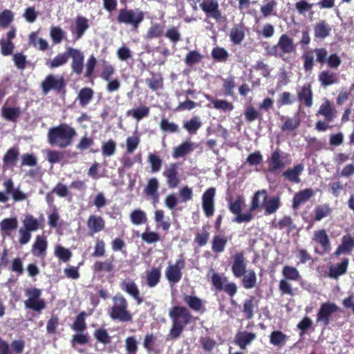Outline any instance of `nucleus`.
<instances>
[{"label":"nucleus","instance_id":"412c9836","mask_svg":"<svg viewBox=\"0 0 354 354\" xmlns=\"http://www.w3.org/2000/svg\"><path fill=\"white\" fill-rule=\"evenodd\" d=\"M232 272L236 278L243 277L247 272L245 258L243 252H238L234 254Z\"/></svg>","mask_w":354,"mask_h":354},{"label":"nucleus","instance_id":"c9c22d12","mask_svg":"<svg viewBox=\"0 0 354 354\" xmlns=\"http://www.w3.org/2000/svg\"><path fill=\"white\" fill-rule=\"evenodd\" d=\"M86 225L93 233H97L104 229L105 221L100 216L91 215L87 220Z\"/></svg>","mask_w":354,"mask_h":354},{"label":"nucleus","instance_id":"680f3d73","mask_svg":"<svg viewBox=\"0 0 354 354\" xmlns=\"http://www.w3.org/2000/svg\"><path fill=\"white\" fill-rule=\"evenodd\" d=\"M164 35L174 45L182 39L178 28L174 26L167 28Z\"/></svg>","mask_w":354,"mask_h":354},{"label":"nucleus","instance_id":"ea45409f","mask_svg":"<svg viewBox=\"0 0 354 354\" xmlns=\"http://www.w3.org/2000/svg\"><path fill=\"white\" fill-rule=\"evenodd\" d=\"M333 209L328 203L317 205L314 209V220L315 221H320L324 218L331 215Z\"/></svg>","mask_w":354,"mask_h":354},{"label":"nucleus","instance_id":"473e14b6","mask_svg":"<svg viewBox=\"0 0 354 354\" xmlns=\"http://www.w3.org/2000/svg\"><path fill=\"white\" fill-rule=\"evenodd\" d=\"M304 169V166L303 164H297L292 168H288L284 171L282 176L290 182L299 183L301 181L299 176L301 174Z\"/></svg>","mask_w":354,"mask_h":354},{"label":"nucleus","instance_id":"09e8293b","mask_svg":"<svg viewBox=\"0 0 354 354\" xmlns=\"http://www.w3.org/2000/svg\"><path fill=\"white\" fill-rule=\"evenodd\" d=\"M194 150V144L191 142H183L173 152V157L175 158L184 157Z\"/></svg>","mask_w":354,"mask_h":354},{"label":"nucleus","instance_id":"7ed1b4c3","mask_svg":"<svg viewBox=\"0 0 354 354\" xmlns=\"http://www.w3.org/2000/svg\"><path fill=\"white\" fill-rule=\"evenodd\" d=\"M76 136L77 132L73 127L66 123H62L48 130V141L51 145L64 149L72 145Z\"/></svg>","mask_w":354,"mask_h":354},{"label":"nucleus","instance_id":"393cba45","mask_svg":"<svg viewBox=\"0 0 354 354\" xmlns=\"http://www.w3.org/2000/svg\"><path fill=\"white\" fill-rule=\"evenodd\" d=\"M354 249V238L349 234L344 235L342 238L341 244L333 253L335 257H339L343 254H350Z\"/></svg>","mask_w":354,"mask_h":354},{"label":"nucleus","instance_id":"bf43d9fd","mask_svg":"<svg viewBox=\"0 0 354 354\" xmlns=\"http://www.w3.org/2000/svg\"><path fill=\"white\" fill-rule=\"evenodd\" d=\"M86 312L80 313L72 325V328L77 333H83L86 329Z\"/></svg>","mask_w":354,"mask_h":354},{"label":"nucleus","instance_id":"864d4df0","mask_svg":"<svg viewBox=\"0 0 354 354\" xmlns=\"http://www.w3.org/2000/svg\"><path fill=\"white\" fill-rule=\"evenodd\" d=\"M113 261L110 259L103 261H97L93 265V270L98 272H111L113 270Z\"/></svg>","mask_w":354,"mask_h":354},{"label":"nucleus","instance_id":"7c9ffc66","mask_svg":"<svg viewBox=\"0 0 354 354\" xmlns=\"http://www.w3.org/2000/svg\"><path fill=\"white\" fill-rule=\"evenodd\" d=\"M230 39L234 45H240L245 37V28L240 24H235L230 32Z\"/></svg>","mask_w":354,"mask_h":354},{"label":"nucleus","instance_id":"39448f33","mask_svg":"<svg viewBox=\"0 0 354 354\" xmlns=\"http://www.w3.org/2000/svg\"><path fill=\"white\" fill-rule=\"evenodd\" d=\"M337 111L333 104L328 99L325 98L321 104L316 115H322L324 118V120H319L315 123V129L317 131H326L331 129L333 127L330 125L337 117Z\"/></svg>","mask_w":354,"mask_h":354},{"label":"nucleus","instance_id":"f704fd0d","mask_svg":"<svg viewBox=\"0 0 354 354\" xmlns=\"http://www.w3.org/2000/svg\"><path fill=\"white\" fill-rule=\"evenodd\" d=\"M183 299L191 310L195 312H203L205 310L203 301L199 297L194 295H184Z\"/></svg>","mask_w":354,"mask_h":354},{"label":"nucleus","instance_id":"8fccbe9b","mask_svg":"<svg viewBox=\"0 0 354 354\" xmlns=\"http://www.w3.org/2000/svg\"><path fill=\"white\" fill-rule=\"evenodd\" d=\"M68 61V52L57 54L53 59H50L46 62V65L50 68H55L66 64Z\"/></svg>","mask_w":354,"mask_h":354},{"label":"nucleus","instance_id":"4c0bfd02","mask_svg":"<svg viewBox=\"0 0 354 354\" xmlns=\"http://www.w3.org/2000/svg\"><path fill=\"white\" fill-rule=\"evenodd\" d=\"M151 77L145 80L148 87L153 91L162 90L164 88V79L160 73H150Z\"/></svg>","mask_w":354,"mask_h":354},{"label":"nucleus","instance_id":"2f4dec72","mask_svg":"<svg viewBox=\"0 0 354 354\" xmlns=\"http://www.w3.org/2000/svg\"><path fill=\"white\" fill-rule=\"evenodd\" d=\"M19 156V149L17 147L10 148L3 157V169L4 170L10 169L16 165Z\"/></svg>","mask_w":354,"mask_h":354},{"label":"nucleus","instance_id":"f3484780","mask_svg":"<svg viewBox=\"0 0 354 354\" xmlns=\"http://www.w3.org/2000/svg\"><path fill=\"white\" fill-rule=\"evenodd\" d=\"M68 58L71 57V68L73 73L77 75H80L84 68V53L77 48L68 47Z\"/></svg>","mask_w":354,"mask_h":354},{"label":"nucleus","instance_id":"20e7f679","mask_svg":"<svg viewBox=\"0 0 354 354\" xmlns=\"http://www.w3.org/2000/svg\"><path fill=\"white\" fill-rule=\"evenodd\" d=\"M113 305L110 308L109 315L113 320L121 322H130L133 317L128 310L129 304L127 299L120 293L113 296Z\"/></svg>","mask_w":354,"mask_h":354},{"label":"nucleus","instance_id":"c03bdc74","mask_svg":"<svg viewBox=\"0 0 354 354\" xmlns=\"http://www.w3.org/2000/svg\"><path fill=\"white\" fill-rule=\"evenodd\" d=\"M228 239L226 236L222 235L214 236L212 241V250L216 254L224 252Z\"/></svg>","mask_w":354,"mask_h":354},{"label":"nucleus","instance_id":"0e129e2a","mask_svg":"<svg viewBox=\"0 0 354 354\" xmlns=\"http://www.w3.org/2000/svg\"><path fill=\"white\" fill-rule=\"evenodd\" d=\"M203 59V55L197 50H191L186 54L185 63L188 66H192L199 63Z\"/></svg>","mask_w":354,"mask_h":354},{"label":"nucleus","instance_id":"aec40b11","mask_svg":"<svg viewBox=\"0 0 354 354\" xmlns=\"http://www.w3.org/2000/svg\"><path fill=\"white\" fill-rule=\"evenodd\" d=\"M178 169V167L176 163H171L162 172V175L167 179L166 183L169 189H174L180 184V180Z\"/></svg>","mask_w":354,"mask_h":354},{"label":"nucleus","instance_id":"774afa93","mask_svg":"<svg viewBox=\"0 0 354 354\" xmlns=\"http://www.w3.org/2000/svg\"><path fill=\"white\" fill-rule=\"evenodd\" d=\"M55 255L63 262H68L72 257L71 252L62 245H57L55 248Z\"/></svg>","mask_w":354,"mask_h":354},{"label":"nucleus","instance_id":"72a5a7b5","mask_svg":"<svg viewBox=\"0 0 354 354\" xmlns=\"http://www.w3.org/2000/svg\"><path fill=\"white\" fill-rule=\"evenodd\" d=\"M1 114L6 120L16 122L21 115V110L19 106L10 107L3 106L1 108Z\"/></svg>","mask_w":354,"mask_h":354},{"label":"nucleus","instance_id":"6e6552de","mask_svg":"<svg viewBox=\"0 0 354 354\" xmlns=\"http://www.w3.org/2000/svg\"><path fill=\"white\" fill-rule=\"evenodd\" d=\"M26 295L28 297L24 301L26 308L31 309L36 312H40L46 308V301L40 299L41 290L37 288H30L26 290Z\"/></svg>","mask_w":354,"mask_h":354},{"label":"nucleus","instance_id":"3c124183","mask_svg":"<svg viewBox=\"0 0 354 354\" xmlns=\"http://www.w3.org/2000/svg\"><path fill=\"white\" fill-rule=\"evenodd\" d=\"M281 120L284 121L281 127V129L283 131H295L300 125V119L298 115H296L294 118L281 116Z\"/></svg>","mask_w":354,"mask_h":354},{"label":"nucleus","instance_id":"f257e3e1","mask_svg":"<svg viewBox=\"0 0 354 354\" xmlns=\"http://www.w3.org/2000/svg\"><path fill=\"white\" fill-rule=\"evenodd\" d=\"M315 54V61L323 66L326 64L329 68L337 69L342 64V59L337 53L328 54V50L325 47L315 48V49H308L301 55L303 60V68L306 72H310L315 66L314 55Z\"/></svg>","mask_w":354,"mask_h":354},{"label":"nucleus","instance_id":"dca6fc26","mask_svg":"<svg viewBox=\"0 0 354 354\" xmlns=\"http://www.w3.org/2000/svg\"><path fill=\"white\" fill-rule=\"evenodd\" d=\"M216 189L209 187L207 189L202 195V207L206 217H212L215 211L214 198Z\"/></svg>","mask_w":354,"mask_h":354},{"label":"nucleus","instance_id":"5701e85b","mask_svg":"<svg viewBox=\"0 0 354 354\" xmlns=\"http://www.w3.org/2000/svg\"><path fill=\"white\" fill-rule=\"evenodd\" d=\"M267 162L268 164V171L271 173H274L286 166L282 153L279 149L272 152Z\"/></svg>","mask_w":354,"mask_h":354},{"label":"nucleus","instance_id":"5fc2aeb1","mask_svg":"<svg viewBox=\"0 0 354 354\" xmlns=\"http://www.w3.org/2000/svg\"><path fill=\"white\" fill-rule=\"evenodd\" d=\"M254 297L251 296L243 302L242 312L246 319H251L254 317Z\"/></svg>","mask_w":354,"mask_h":354},{"label":"nucleus","instance_id":"4be33fe9","mask_svg":"<svg viewBox=\"0 0 354 354\" xmlns=\"http://www.w3.org/2000/svg\"><path fill=\"white\" fill-rule=\"evenodd\" d=\"M298 101L305 106L310 108L313 104V91L310 83H305L297 90Z\"/></svg>","mask_w":354,"mask_h":354},{"label":"nucleus","instance_id":"69168bd1","mask_svg":"<svg viewBox=\"0 0 354 354\" xmlns=\"http://www.w3.org/2000/svg\"><path fill=\"white\" fill-rule=\"evenodd\" d=\"M287 341V336L280 330H274L270 336V342L274 346H281Z\"/></svg>","mask_w":354,"mask_h":354},{"label":"nucleus","instance_id":"e433bc0d","mask_svg":"<svg viewBox=\"0 0 354 354\" xmlns=\"http://www.w3.org/2000/svg\"><path fill=\"white\" fill-rule=\"evenodd\" d=\"M349 259L344 258L342 261L337 263L335 266L330 267L328 275L331 278L336 279L338 277L344 274L347 272L348 267Z\"/></svg>","mask_w":354,"mask_h":354},{"label":"nucleus","instance_id":"de8ad7c7","mask_svg":"<svg viewBox=\"0 0 354 354\" xmlns=\"http://www.w3.org/2000/svg\"><path fill=\"white\" fill-rule=\"evenodd\" d=\"M149 107L142 105L136 109L128 110L126 113L127 116H131L137 121H140L149 115Z\"/></svg>","mask_w":354,"mask_h":354},{"label":"nucleus","instance_id":"bb28decb","mask_svg":"<svg viewBox=\"0 0 354 354\" xmlns=\"http://www.w3.org/2000/svg\"><path fill=\"white\" fill-rule=\"evenodd\" d=\"M257 337L254 333L248 331H239L234 337V342L241 349H245L246 346L250 345Z\"/></svg>","mask_w":354,"mask_h":354},{"label":"nucleus","instance_id":"79ce46f5","mask_svg":"<svg viewBox=\"0 0 354 354\" xmlns=\"http://www.w3.org/2000/svg\"><path fill=\"white\" fill-rule=\"evenodd\" d=\"M161 278V271L159 268H153L146 272V283L149 288L157 286Z\"/></svg>","mask_w":354,"mask_h":354},{"label":"nucleus","instance_id":"9b49d317","mask_svg":"<svg viewBox=\"0 0 354 354\" xmlns=\"http://www.w3.org/2000/svg\"><path fill=\"white\" fill-rule=\"evenodd\" d=\"M312 240L320 246V249L315 247L314 252L319 255L328 254L331 250V243L330 238L324 229H321L314 232Z\"/></svg>","mask_w":354,"mask_h":354},{"label":"nucleus","instance_id":"0eeeda50","mask_svg":"<svg viewBox=\"0 0 354 354\" xmlns=\"http://www.w3.org/2000/svg\"><path fill=\"white\" fill-rule=\"evenodd\" d=\"M281 273L284 279L279 281V290L282 295L293 296L294 292L288 281H298L301 277L299 272L293 266H285L282 269Z\"/></svg>","mask_w":354,"mask_h":354},{"label":"nucleus","instance_id":"338daca9","mask_svg":"<svg viewBox=\"0 0 354 354\" xmlns=\"http://www.w3.org/2000/svg\"><path fill=\"white\" fill-rule=\"evenodd\" d=\"M160 129L166 133H174L179 131L178 126L172 122H169L167 118H162L160 122Z\"/></svg>","mask_w":354,"mask_h":354},{"label":"nucleus","instance_id":"f03ea898","mask_svg":"<svg viewBox=\"0 0 354 354\" xmlns=\"http://www.w3.org/2000/svg\"><path fill=\"white\" fill-rule=\"evenodd\" d=\"M171 326L169 333L170 339H176L182 335L186 326L195 319L191 312L183 306H174L169 310Z\"/></svg>","mask_w":354,"mask_h":354},{"label":"nucleus","instance_id":"4d7b16f0","mask_svg":"<svg viewBox=\"0 0 354 354\" xmlns=\"http://www.w3.org/2000/svg\"><path fill=\"white\" fill-rule=\"evenodd\" d=\"M129 216L131 223L136 225L145 223L147 221L146 213L140 209H136L132 211Z\"/></svg>","mask_w":354,"mask_h":354},{"label":"nucleus","instance_id":"49530a36","mask_svg":"<svg viewBox=\"0 0 354 354\" xmlns=\"http://www.w3.org/2000/svg\"><path fill=\"white\" fill-rule=\"evenodd\" d=\"M24 228L30 232L37 231L39 229H43L44 226L31 214H27L25 216L23 220Z\"/></svg>","mask_w":354,"mask_h":354},{"label":"nucleus","instance_id":"58836bf2","mask_svg":"<svg viewBox=\"0 0 354 354\" xmlns=\"http://www.w3.org/2000/svg\"><path fill=\"white\" fill-rule=\"evenodd\" d=\"M94 91L90 87H84L80 90L77 100L81 107L86 106L93 100Z\"/></svg>","mask_w":354,"mask_h":354},{"label":"nucleus","instance_id":"1a4fd4ad","mask_svg":"<svg viewBox=\"0 0 354 354\" xmlns=\"http://www.w3.org/2000/svg\"><path fill=\"white\" fill-rule=\"evenodd\" d=\"M339 310H340V308L335 303L326 301L321 304L317 313V323L324 327L328 326L330 324L333 315Z\"/></svg>","mask_w":354,"mask_h":354},{"label":"nucleus","instance_id":"c85d7f7f","mask_svg":"<svg viewBox=\"0 0 354 354\" xmlns=\"http://www.w3.org/2000/svg\"><path fill=\"white\" fill-rule=\"evenodd\" d=\"M318 80L322 87L326 88L333 84H337L339 82V77L336 73L326 69L319 73Z\"/></svg>","mask_w":354,"mask_h":354},{"label":"nucleus","instance_id":"b1692460","mask_svg":"<svg viewBox=\"0 0 354 354\" xmlns=\"http://www.w3.org/2000/svg\"><path fill=\"white\" fill-rule=\"evenodd\" d=\"M315 194V191L311 188H306L297 192L292 198V208L298 209L301 205L306 203L313 197Z\"/></svg>","mask_w":354,"mask_h":354},{"label":"nucleus","instance_id":"c756f323","mask_svg":"<svg viewBox=\"0 0 354 354\" xmlns=\"http://www.w3.org/2000/svg\"><path fill=\"white\" fill-rule=\"evenodd\" d=\"M331 30V26L326 20H320L314 26V37L316 39H324L330 36Z\"/></svg>","mask_w":354,"mask_h":354},{"label":"nucleus","instance_id":"cd10ccee","mask_svg":"<svg viewBox=\"0 0 354 354\" xmlns=\"http://www.w3.org/2000/svg\"><path fill=\"white\" fill-rule=\"evenodd\" d=\"M120 287L122 290L131 295L138 305L143 302V299L140 295L138 286L133 281L124 280L121 283Z\"/></svg>","mask_w":354,"mask_h":354},{"label":"nucleus","instance_id":"a19ab883","mask_svg":"<svg viewBox=\"0 0 354 354\" xmlns=\"http://www.w3.org/2000/svg\"><path fill=\"white\" fill-rule=\"evenodd\" d=\"M47 249V241L45 236L37 235L32 245V252L36 257L45 254Z\"/></svg>","mask_w":354,"mask_h":354},{"label":"nucleus","instance_id":"13d9d810","mask_svg":"<svg viewBox=\"0 0 354 354\" xmlns=\"http://www.w3.org/2000/svg\"><path fill=\"white\" fill-rule=\"evenodd\" d=\"M263 197V201H266L267 199V192L266 190H258L253 196L251 204L249 208V212L252 213L254 210L260 207V197Z\"/></svg>","mask_w":354,"mask_h":354},{"label":"nucleus","instance_id":"e2e57ef3","mask_svg":"<svg viewBox=\"0 0 354 354\" xmlns=\"http://www.w3.org/2000/svg\"><path fill=\"white\" fill-rule=\"evenodd\" d=\"M18 227V221L16 218H6L0 222V230L2 232L15 230Z\"/></svg>","mask_w":354,"mask_h":354},{"label":"nucleus","instance_id":"603ef678","mask_svg":"<svg viewBox=\"0 0 354 354\" xmlns=\"http://www.w3.org/2000/svg\"><path fill=\"white\" fill-rule=\"evenodd\" d=\"M257 275L253 270H249L243 276L241 280V284L245 289H251L257 285Z\"/></svg>","mask_w":354,"mask_h":354},{"label":"nucleus","instance_id":"a878e982","mask_svg":"<svg viewBox=\"0 0 354 354\" xmlns=\"http://www.w3.org/2000/svg\"><path fill=\"white\" fill-rule=\"evenodd\" d=\"M159 182L157 178H151L148 180L147 185L144 189V193L148 197H149L153 204H156L159 202Z\"/></svg>","mask_w":354,"mask_h":354},{"label":"nucleus","instance_id":"f8f14e48","mask_svg":"<svg viewBox=\"0 0 354 354\" xmlns=\"http://www.w3.org/2000/svg\"><path fill=\"white\" fill-rule=\"evenodd\" d=\"M243 199L241 196H238L234 201H229V209L231 213L236 215L234 221L241 223H248L254 218V215L251 212L241 213Z\"/></svg>","mask_w":354,"mask_h":354},{"label":"nucleus","instance_id":"a18cd8bd","mask_svg":"<svg viewBox=\"0 0 354 354\" xmlns=\"http://www.w3.org/2000/svg\"><path fill=\"white\" fill-rule=\"evenodd\" d=\"M202 122L198 116H194L190 120L183 122V128L191 135L196 134L202 127Z\"/></svg>","mask_w":354,"mask_h":354},{"label":"nucleus","instance_id":"37998d69","mask_svg":"<svg viewBox=\"0 0 354 354\" xmlns=\"http://www.w3.org/2000/svg\"><path fill=\"white\" fill-rule=\"evenodd\" d=\"M165 26L160 23H153L147 30L145 39L160 38L164 35Z\"/></svg>","mask_w":354,"mask_h":354},{"label":"nucleus","instance_id":"423d86ee","mask_svg":"<svg viewBox=\"0 0 354 354\" xmlns=\"http://www.w3.org/2000/svg\"><path fill=\"white\" fill-rule=\"evenodd\" d=\"M144 19L145 13L140 9L132 10L124 8L119 10L116 21L120 24L130 26L131 30L136 32Z\"/></svg>","mask_w":354,"mask_h":354},{"label":"nucleus","instance_id":"ddd939ff","mask_svg":"<svg viewBox=\"0 0 354 354\" xmlns=\"http://www.w3.org/2000/svg\"><path fill=\"white\" fill-rule=\"evenodd\" d=\"M185 261L183 256L181 255L174 264L167 266L165 270V277L167 281L172 284L179 282L183 276L182 270L185 268Z\"/></svg>","mask_w":354,"mask_h":354},{"label":"nucleus","instance_id":"6ab92c4d","mask_svg":"<svg viewBox=\"0 0 354 354\" xmlns=\"http://www.w3.org/2000/svg\"><path fill=\"white\" fill-rule=\"evenodd\" d=\"M277 46L281 55V59L284 61H287V59L285 57L286 55L291 54L296 51V45L294 44L293 39L287 34H282L280 36L277 42Z\"/></svg>","mask_w":354,"mask_h":354},{"label":"nucleus","instance_id":"a211bd4d","mask_svg":"<svg viewBox=\"0 0 354 354\" xmlns=\"http://www.w3.org/2000/svg\"><path fill=\"white\" fill-rule=\"evenodd\" d=\"M89 20L84 16H77L75 19L74 26L70 30L73 35V41L80 39L89 28Z\"/></svg>","mask_w":354,"mask_h":354},{"label":"nucleus","instance_id":"9d476101","mask_svg":"<svg viewBox=\"0 0 354 354\" xmlns=\"http://www.w3.org/2000/svg\"><path fill=\"white\" fill-rule=\"evenodd\" d=\"M66 82L63 77H57L54 75H48L41 83L42 93L48 94L53 90L57 93H60L65 88Z\"/></svg>","mask_w":354,"mask_h":354},{"label":"nucleus","instance_id":"052dcab7","mask_svg":"<svg viewBox=\"0 0 354 354\" xmlns=\"http://www.w3.org/2000/svg\"><path fill=\"white\" fill-rule=\"evenodd\" d=\"M244 116L245 120L248 122H252L256 120H262V114L252 105H249L245 109Z\"/></svg>","mask_w":354,"mask_h":354},{"label":"nucleus","instance_id":"4468645a","mask_svg":"<svg viewBox=\"0 0 354 354\" xmlns=\"http://www.w3.org/2000/svg\"><path fill=\"white\" fill-rule=\"evenodd\" d=\"M226 278L217 272H214L211 277V283L216 290L225 292L230 297H233L237 292V286L235 283L230 282L224 285Z\"/></svg>","mask_w":354,"mask_h":354},{"label":"nucleus","instance_id":"6e6d98bb","mask_svg":"<svg viewBox=\"0 0 354 354\" xmlns=\"http://www.w3.org/2000/svg\"><path fill=\"white\" fill-rule=\"evenodd\" d=\"M277 2L275 0H269L266 4L261 6L260 11L264 18H268L271 15L276 16V7Z\"/></svg>","mask_w":354,"mask_h":354},{"label":"nucleus","instance_id":"2eb2a0df","mask_svg":"<svg viewBox=\"0 0 354 354\" xmlns=\"http://www.w3.org/2000/svg\"><path fill=\"white\" fill-rule=\"evenodd\" d=\"M200 8L207 17L214 19L216 22L223 20V17L219 9L218 0H203L200 3Z\"/></svg>","mask_w":354,"mask_h":354}]
</instances>
